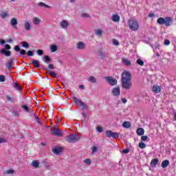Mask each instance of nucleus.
<instances>
[{
  "label": "nucleus",
  "instance_id": "f257e3e1",
  "mask_svg": "<svg viewBox=\"0 0 176 176\" xmlns=\"http://www.w3.org/2000/svg\"><path fill=\"white\" fill-rule=\"evenodd\" d=\"M121 83L122 89L130 90L131 89V73L124 71L121 76Z\"/></svg>",
  "mask_w": 176,
  "mask_h": 176
},
{
  "label": "nucleus",
  "instance_id": "f03ea898",
  "mask_svg": "<svg viewBox=\"0 0 176 176\" xmlns=\"http://www.w3.org/2000/svg\"><path fill=\"white\" fill-rule=\"evenodd\" d=\"M157 23L160 25L164 24L166 27H170V25L173 24V18H171V16H166L165 18L160 17L157 19Z\"/></svg>",
  "mask_w": 176,
  "mask_h": 176
},
{
  "label": "nucleus",
  "instance_id": "7ed1b4c3",
  "mask_svg": "<svg viewBox=\"0 0 176 176\" xmlns=\"http://www.w3.org/2000/svg\"><path fill=\"white\" fill-rule=\"evenodd\" d=\"M129 27L132 31H138V28H140V25L138 22L135 19H130L129 21Z\"/></svg>",
  "mask_w": 176,
  "mask_h": 176
},
{
  "label": "nucleus",
  "instance_id": "20e7f679",
  "mask_svg": "<svg viewBox=\"0 0 176 176\" xmlns=\"http://www.w3.org/2000/svg\"><path fill=\"white\" fill-rule=\"evenodd\" d=\"M79 140H80V138L78 137L76 134H71L65 137V140L70 144L78 142Z\"/></svg>",
  "mask_w": 176,
  "mask_h": 176
},
{
  "label": "nucleus",
  "instance_id": "39448f33",
  "mask_svg": "<svg viewBox=\"0 0 176 176\" xmlns=\"http://www.w3.org/2000/svg\"><path fill=\"white\" fill-rule=\"evenodd\" d=\"M73 101L78 107H82V109H87V105L76 97H73Z\"/></svg>",
  "mask_w": 176,
  "mask_h": 176
},
{
  "label": "nucleus",
  "instance_id": "423d86ee",
  "mask_svg": "<svg viewBox=\"0 0 176 176\" xmlns=\"http://www.w3.org/2000/svg\"><path fill=\"white\" fill-rule=\"evenodd\" d=\"M106 137H107L108 138H111V137L114 140H116V139L119 138V133H118L116 132V133L112 132V131H107L106 132Z\"/></svg>",
  "mask_w": 176,
  "mask_h": 176
},
{
  "label": "nucleus",
  "instance_id": "0eeeda50",
  "mask_svg": "<svg viewBox=\"0 0 176 176\" xmlns=\"http://www.w3.org/2000/svg\"><path fill=\"white\" fill-rule=\"evenodd\" d=\"M106 80L111 86H115L118 85V80L113 78L112 76L106 77Z\"/></svg>",
  "mask_w": 176,
  "mask_h": 176
},
{
  "label": "nucleus",
  "instance_id": "6e6552de",
  "mask_svg": "<svg viewBox=\"0 0 176 176\" xmlns=\"http://www.w3.org/2000/svg\"><path fill=\"white\" fill-rule=\"evenodd\" d=\"M52 134L56 137H63V131L57 128H55L54 131H52Z\"/></svg>",
  "mask_w": 176,
  "mask_h": 176
},
{
  "label": "nucleus",
  "instance_id": "1a4fd4ad",
  "mask_svg": "<svg viewBox=\"0 0 176 176\" xmlns=\"http://www.w3.org/2000/svg\"><path fill=\"white\" fill-rule=\"evenodd\" d=\"M111 93L113 96L116 97H118V96H120V87H117L112 89Z\"/></svg>",
  "mask_w": 176,
  "mask_h": 176
},
{
  "label": "nucleus",
  "instance_id": "9d476101",
  "mask_svg": "<svg viewBox=\"0 0 176 176\" xmlns=\"http://www.w3.org/2000/svg\"><path fill=\"white\" fill-rule=\"evenodd\" d=\"M43 69H45L46 71V74H50L52 78H59L58 76H57V74H56V72L51 70H47V68L46 67H43Z\"/></svg>",
  "mask_w": 176,
  "mask_h": 176
},
{
  "label": "nucleus",
  "instance_id": "9b49d317",
  "mask_svg": "<svg viewBox=\"0 0 176 176\" xmlns=\"http://www.w3.org/2000/svg\"><path fill=\"white\" fill-rule=\"evenodd\" d=\"M52 152L56 155H60L63 152V148L59 146L54 147L52 148Z\"/></svg>",
  "mask_w": 176,
  "mask_h": 176
},
{
  "label": "nucleus",
  "instance_id": "f8f14e48",
  "mask_svg": "<svg viewBox=\"0 0 176 176\" xmlns=\"http://www.w3.org/2000/svg\"><path fill=\"white\" fill-rule=\"evenodd\" d=\"M1 54H4L6 57H10V55L12 54V52L10 50H6L5 49H1L0 50Z\"/></svg>",
  "mask_w": 176,
  "mask_h": 176
},
{
  "label": "nucleus",
  "instance_id": "ddd939ff",
  "mask_svg": "<svg viewBox=\"0 0 176 176\" xmlns=\"http://www.w3.org/2000/svg\"><path fill=\"white\" fill-rule=\"evenodd\" d=\"M76 47L78 50H83L86 47V45H85V43L80 41L76 43Z\"/></svg>",
  "mask_w": 176,
  "mask_h": 176
},
{
  "label": "nucleus",
  "instance_id": "4468645a",
  "mask_svg": "<svg viewBox=\"0 0 176 176\" xmlns=\"http://www.w3.org/2000/svg\"><path fill=\"white\" fill-rule=\"evenodd\" d=\"M111 20L112 21H114V23H119V21H120V16L118 14H113L111 16Z\"/></svg>",
  "mask_w": 176,
  "mask_h": 176
},
{
  "label": "nucleus",
  "instance_id": "2eb2a0df",
  "mask_svg": "<svg viewBox=\"0 0 176 176\" xmlns=\"http://www.w3.org/2000/svg\"><path fill=\"white\" fill-rule=\"evenodd\" d=\"M162 168H167V167H168V166H170V161H168V160H165L162 162L161 164Z\"/></svg>",
  "mask_w": 176,
  "mask_h": 176
},
{
  "label": "nucleus",
  "instance_id": "dca6fc26",
  "mask_svg": "<svg viewBox=\"0 0 176 176\" xmlns=\"http://www.w3.org/2000/svg\"><path fill=\"white\" fill-rule=\"evenodd\" d=\"M32 64L34 65V68H40L41 64L39 63V60H32Z\"/></svg>",
  "mask_w": 176,
  "mask_h": 176
},
{
  "label": "nucleus",
  "instance_id": "f3484780",
  "mask_svg": "<svg viewBox=\"0 0 176 176\" xmlns=\"http://www.w3.org/2000/svg\"><path fill=\"white\" fill-rule=\"evenodd\" d=\"M12 86L15 90H17L18 91H23V88L17 82H13Z\"/></svg>",
  "mask_w": 176,
  "mask_h": 176
},
{
  "label": "nucleus",
  "instance_id": "a211bd4d",
  "mask_svg": "<svg viewBox=\"0 0 176 176\" xmlns=\"http://www.w3.org/2000/svg\"><path fill=\"white\" fill-rule=\"evenodd\" d=\"M69 25V23H68L67 21L63 20L60 22V27L63 29L67 28Z\"/></svg>",
  "mask_w": 176,
  "mask_h": 176
},
{
  "label": "nucleus",
  "instance_id": "6ab92c4d",
  "mask_svg": "<svg viewBox=\"0 0 176 176\" xmlns=\"http://www.w3.org/2000/svg\"><path fill=\"white\" fill-rule=\"evenodd\" d=\"M161 90H162V89L160 88V87L159 85H154L153 87V93H155V94L160 93Z\"/></svg>",
  "mask_w": 176,
  "mask_h": 176
},
{
  "label": "nucleus",
  "instance_id": "aec40b11",
  "mask_svg": "<svg viewBox=\"0 0 176 176\" xmlns=\"http://www.w3.org/2000/svg\"><path fill=\"white\" fill-rule=\"evenodd\" d=\"M157 163H159V159L155 158L152 160L151 162V167H156V166H157Z\"/></svg>",
  "mask_w": 176,
  "mask_h": 176
},
{
  "label": "nucleus",
  "instance_id": "412c9836",
  "mask_svg": "<svg viewBox=\"0 0 176 176\" xmlns=\"http://www.w3.org/2000/svg\"><path fill=\"white\" fill-rule=\"evenodd\" d=\"M24 28L26 31H30V30H31V23H30V21H26L25 22Z\"/></svg>",
  "mask_w": 176,
  "mask_h": 176
},
{
  "label": "nucleus",
  "instance_id": "4be33fe9",
  "mask_svg": "<svg viewBox=\"0 0 176 176\" xmlns=\"http://www.w3.org/2000/svg\"><path fill=\"white\" fill-rule=\"evenodd\" d=\"M43 61L45 63V64H49V63L52 61V59L49 56H44L43 58Z\"/></svg>",
  "mask_w": 176,
  "mask_h": 176
},
{
  "label": "nucleus",
  "instance_id": "5701e85b",
  "mask_svg": "<svg viewBox=\"0 0 176 176\" xmlns=\"http://www.w3.org/2000/svg\"><path fill=\"white\" fill-rule=\"evenodd\" d=\"M131 126V123L129 121H125L122 123V127H124V129H130Z\"/></svg>",
  "mask_w": 176,
  "mask_h": 176
},
{
  "label": "nucleus",
  "instance_id": "b1692460",
  "mask_svg": "<svg viewBox=\"0 0 176 176\" xmlns=\"http://www.w3.org/2000/svg\"><path fill=\"white\" fill-rule=\"evenodd\" d=\"M10 24L14 28H16V25H17L18 22L16 18H12L10 21Z\"/></svg>",
  "mask_w": 176,
  "mask_h": 176
},
{
  "label": "nucleus",
  "instance_id": "393cba45",
  "mask_svg": "<svg viewBox=\"0 0 176 176\" xmlns=\"http://www.w3.org/2000/svg\"><path fill=\"white\" fill-rule=\"evenodd\" d=\"M136 133L138 135H144V133H145V130L143 128H138L136 130Z\"/></svg>",
  "mask_w": 176,
  "mask_h": 176
},
{
  "label": "nucleus",
  "instance_id": "a878e982",
  "mask_svg": "<svg viewBox=\"0 0 176 176\" xmlns=\"http://www.w3.org/2000/svg\"><path fill=\"white\" fill-rule=\"evenodd\" d=\"M6 67L8 69H12L13 67V60H9V62L6 65Z\"/></svg>",
  "mask_w": 176,
  "mask_h": 176
},
{
  "label": "nucleus",
  "instance_id": "bb28decb",
  "mask_svg": "<svg viewBox=\"0 0 176 176\" xmlns=\"http://www.w3.org/2000/svg\"><path fill=\"white\" fill-rule=\"evenodd\" d=\"M6 97L8 102H12V104H14V102H16V99H14V98H12L9 96H6Z\"/></svg>",
  "mask_w": 176,
  "mask_h": 176
},
{
  "label": "nucleus",
  "instance_id": "cd10ccee",
  "mask_svg": "<svg viewBox=\"0 0 176 176\" xmlns=\"http://www.w3.org/2000/svg\"><path fill=\"white\" fill-rule=\"evenodd\" d=\"M88 80L91 83H97V79L93 76H89Z\"/></svg>",
  "mask_w": 176,
  "mask_h": 176
},
{
  "label": "nucleus",
  "instance_id": "c85d7f7f",
  "mask_svg": "<svg viewBox=\"0 0 176 176\" xmlns=\"http://www.w3.org/2000/svg\"><path fill=\"white\" fill-rule=\"evenodd\" d=\"M21 109L25 111V112H30V104L22 105Z\"/></svg>",
  "mask_w": 176,
  "mask_h": 176
},
{
  "label": "nucleus",
  "instance_id": "c756f323",
  "mask_svg": "<svg viewBox=\"0 0 176 176\" xmlns=\"http://www.w3.org/2000/svg\"><path fill=\"white\" fill-rule=\"evenodd\" d=\"M122 63L125 64V65L129 66L131 65V61L128 60L127 58H122Z\"/></svg>",
  "mask_w": 176,
  "mask_h": 176
},
{
  "label": "nucleus",
  "instance_id": "7c9ffc66",
  "mask_svg": "<svg viewBox=\"0 0 176 176\" xmlns=\"http://www.w3.org/2000/svg\"><path fill=\"white\" fill-rule=\"evenodd\" d=\"M41 23V19H38L37 17L33 18V24L35 25H38Z\"/></svg>",
  "mask_w": 176,
  "mask_h": 176
},
{
  "label": "nucleus",
  "instance_id": "2f4dec72",
  "mask_svg": "<svg viewBox=\"0 0 176 176\" xmlns=\"http://www.w3.org/2000/svg\"><path fill=\"white\" fill-rule=\"evenodd\" d=\"M32 167H34L35 168H38L39 167V163L36 160H34L32 162Z\"/></svg>",
  "mask_w": 176,
  "mask_h": 176
},
{
  "label": "nucleus",
  "instance_id": "473e14b6",
  "mask_svg": "<svg viewBox=\"0 0 176 176\" xmlns=\"http://www.w3.org/2000/svg\"><path fill=\"white\" fill-rule=\"evenodd\" d=\"M50 50L52 53H54L55 52H57V45H50Z\"/></svg>",
  "mask_w": 176,
  "mask_h": 176
},
{
  "label": "nucleus",
  "instance_id": "72a5a7b5",
  "mask_svg": "<svg viewBox=\"0 0 176 176\" xmlns=\"http://www.w3.org/2000/svg\"><path fill=\"white\" fill-rule=\"evenodd\" d=\"M21 43L22 45V47H24L25 49H28V46H30V44L28 42L23 41Z\"/></svg>",
  "mask_w": 176,
  "mask_h": 176
},
{
  "label": "nucleus",
  "instance_id": "f704fd0d",
  "mask_svg": "<svg viewBox=\"0 0 176 176\" xmlns=\"http://www.w3.org/2000/svg\"><path fill=\"white\" fill-rule=\"evenodd\" d=\"M139 148L141 149H145V148H146V144L143 142H141L139 143Z\"/></svg>",
  "mask_w": 176,
  "mask_h": 176
},
{
  "label": "nucleus",
  "instance_id": "c9c22d12",
  "mask_svg": "<svg viewBox=\"0 0 176 176\" xmlns=\"http://www.w3.org/2000/svg\"><path fill=\"white\" fill-rule=\"evenodd\" d=\"M38 6H41V7H43L44 6V8H47L48 9H50V6H48V5H46L45 3H43V2H40L39 3H38Z\"/></svg>",
  "mask_w": 176,
  "mask_h": 176
},
{
  "label": "nucleus",
  "instance_id": "e433bc0d",
  "mask_svg": "<svg viewBox=\"0 0 176 176\" xmlns=\"http://www.w3.org/2000/svg\"><path fill=\"white\" fill-rule=\"evenodd\" d=\"M12 113L14 116H15V118H19V116H20V113H19L17 110L13 111Z\"/></svg>",
  "mask_w": 176,
  "mask_h": 176
},
{
  "label": "nucleus",
  "instance_id": "4c0bfd02",
  "mask_svg": "<svg viewBox=\"0 0 176 176\" xmlns=\"http://www.w3.org/2000/svg\"><path fill=\"white\" fill-rule=\"evenodd\" d=\"M34 119L37 123H38V124H42V122H41V119H39V117H38L36 113L34 114Z\"/></svg>",
  "mask_w": 176,
  "mask_h": 176
},
{
  "label": "nucleus",
  "instance_id": "58836bf2",
  "mask_svg": "<svg viewBox=\"0 0 176 176\" xmlns=\"http://www.w3.org/2000/svg\"><path fill=\"white\" fill-rule=\"evenodd\" d=\"M96 131H98V133H102V131H104V128L101 126H97Z\"/></svg>",
  "mask_w": 176,
  "mask_h": 176
},
{
  "label": "nucleus",
  "instance_id": "ea45409f",
  "mask_svg": "<svg viewBox=\"0 0 176 176\" xmlns=\"http://www.w3.org/2000/svg\"><path fill=\"white\" fill-rule=\"evenodd\" d=\"M26 54L29 56V57H32V56H34V51H28L26 52Z\"/></svg>",
  "mask_w": 176,
  "mask_h": 176
},
{
  "label": "nucleus",
  "instance_id": "a19ab883",
  "mask_svg": "<svg viewBox=\"0 0 176 176\" xmlns=\"http://www.w3.org/2000/svg\"><path fill=\"white\" fill-rule=\"evenodd\" d=\"M19 53L21 56H24L27 54V51H25V50L21 49V50L19 51Z\"/></svg>",
  "mask_w": 176,
  "mask_h": 176
},
{
  "label": "nucleus",
  "instance_id": "79ce46f5",
  "mask_svg": "<svg viewBox=\"0 0 176 176\" xmlns=\"http://www.w3.org/2000/svg\"><path fill=\"white\" fill-rule=\"evenodd\" d=\"M136 63L137 64H138V65H141V66L144 65V62L141 59H138Z\"/></svg>",
  "mask_w": 176,
  "mask_h": 176
},
{
  "label": "nucleus",
  "instance_id": "37998d69",
  "mask_svg": "<svg viewBox=\"0 0 176 176\" xmlns=\"http://www.w3.org/2000/svg\"><path fill=\"white\" fill-rule=\"evenodd\" d=\"M102 34V30L98 29L95 31V35H101Z\"/></svg>",
  "mask_w": 176,
  "mask_h": 176
},
{
  "label": "nucleus",
  "instance_id": "c03bdc74",
  "mask_svg": "<svg viewBox=\"0 0 176 176\" xmlns=\"http://www.w3.org/2000/svg\"><path fill=\"white\" fill-rule=\"evenodd\" d=\"M36 53L38 56H42L43 54V50H37Z\"/></svg>",
  "mask_w": 176,
  "mask_h": 176
},
{
  "label": "nucleus",
  "instance_id": "a18cd8bd",
  "mask_svg": "<svg viewBox=\"0 0 176 176\" xmlns=\"http://www.w3.org/2000/svg\"><path fill=\"white\" fill-rule=\"evenodd\" d=\"M21 50V49L20 48V46H19V45H15L14 47V50L15 52H20Z\"/></svg>",
  "mask_w": 176,
  "mask_h": 176
},
{
  "label": "nucleus",
  "instance_id": "49530a36",
  "mask_svg": "<svg viewBox=\"0 0 176 176\" xmlns=\"http://www.w3.org/2000/svg\"><path fill=\"white\" fill-rule=\"evenodd\" d=\"M84 163L89 165V164H91V161L90 160V159L87 158L84 160Z\"/></svg>",
  "mask_w": 176,
  "mask_h": 176
},
{
  "label": "nucleus",
  "instance_id": "de8ad7c7",
  "mask_svg": "<svg viewBox=\"0 0 176 176\" xmlns=\"http://www.w3.org/2000/svg\"><path fill=\"white\" fill-rule=\"evenodd\" d=\"M98 149V148H97V146H92V148H91L92 153H96V152H97Z\"/></svg>",
  "mask_w": 176,
  "mask_h": 176
},
{
  "label": "nucleus",
  "instance_id": "09e8293b",
  "mask_svg": "<svg viewBox=\"0 0 176 176\" xmlns=\"http://www.w3.org/2000/svg\"><path fill=\"white\" fill-rule=\"evenodd\" d=\"M6 80V77H5V76L3 75L0 76V82H5Z\"/></svg>",
  "mask_w": 176,
  "mask_h": 176
},
{
  "label": "nucleus",
  "instance_id": "8fccbe9b",
  "mask_svg": "<svg viewBox=\"0 0 176 176\" xmlns=\"http://www.w3.org/2000/svg\"><path fill=\"white\" fill-rule=\"evenodd\" d=\"M11 47H12L10 46V45L6 44V45H5V48H3V49H5L6 50H10Z\"/></svg>",
  "mask_w": 176,
  "mask_h": 176
},
{
  "label": "nucleus",
  "instance_id": "3c124183",
  "mask_svg": "<svg viewBox=\"0 0 176 176\" xmlns=\"http://www.w3.org/2000/svg\"><path fill=\"white\" fill-rule=\"evenodd\" d=\"M82 17H83L84 19H87L90 17V15L86 14V13H83L81 14Z\"/></svg>",
  "mask_w": 176,
  "mask_h": 176
},
{
  "label": "nucleus",
  "instance_id": "603ef678",
  "mask_svg": "<svg viewBox=\"0 0 176 176\" xmlns=\"http://www.w3.org/2000/svg\"><path fill=\"white\" fill-rule=\"evenodd\" d=\"M99 56L100 57H107V54H105V52H99Z\"/></svg>",
  "mask_w": 176,
  "mask_h": 176
},
{
  "label": "nucleus",
  "instance_id": "864d4df0",
  "mask_svg": "<svg viewBox=\"0 0 176 176\" xmlns=\"http://www.w3.org/2000/svg\"><path fill=\"white\" fill-rule=\"evenodd\" d=\"M49 69H54V65L53 64L48 65L47 71H49Z\"/></svg>",
  "mask_w": 176,
  "mask_h": 176
},
{
  "label": "nucleus",
  "instance_id": "5fc2aeb1",
  "mask_svg": "<svg viewBox=\"0 0 176 176\" xmlns=\"http://www.w3.org/2000/svg\"><path fill=\"white\" fill-rule=\"evenodd\" d=\"M113 44H114L115 46H119V41H118V40H116V39H113Z\"/></svg>",
  "mask_w": 176,
  "mask_h": 176
},
{
  "label": "nucleus",
  "instance_id": "6e6d98bb",
  "mask_svg": "<svg viewBox=\"0 0 176 176\" xmlns=\"http://www.w3.org/2000/svg\"><path fill=\"white\" fill-rule=\"evenodd\" d=\"M141 140H142V141H147V140H148V136H147V135H142V136L141 137Z\"/></svg>",
  "mask_w": 176,
  "mask_h": 176
},
{
  "label": "nucleus",
  "instance_id": "4d7b16f0",
  "mask_svg": "<svg viewBox=\"0 0 176 176\" xmlns=\"http://www.w3.org/2000/svg\"><path fill=\"white\" fill-rule=\"evenodd\" d=\"M6 142H8V140L5 138H0V144H5Z\"/></svg>",
  "mask_w": 176,
  "mask_h": 176
},
{
  "label": "nucleus",
  "instance_id": "13d9d810",
  "mask_svg": "<svg viewBox=\"0 0 176 176\" xmlns=\"http://www.w3.org/2000/svg\"><path fill=\"white\" fill-rule=\"evenodd\" d=\"M1 16V17H3V19H5V17L8 16V13L7 12H2Z\"/></svg>",
  "mask_w": 176,
  "mask_h": 176
},
{
  "label": "nucleus",
  "instance_id": "bf43d9fd",
  "mask_svg": "<svg viewBox=\"0 0 176 176\" xmlns=\"http://www.w3.org/2000/svg\"><path fill=\"white\" fill-rule=\"evenodd\" d=\"M164 45H165L166 46H168V45H170V40L166 39V40L164 41Z\"/></svg>",
  "mask_w": 176,
  "mask_h": 176
},
{
  "label": "nucleus",
  "instance_id": "052dcab7",
  "mask_svg": "<svg viewBox=\"0 0 176 176\" xmlns=\"http://www.w3.org/2000/svg\"><path fill=\"white\" fill-rule=\"evenodd\" d=\"M130 152V150L129 148L122 150V153H124L125 155L129 153Z\"/></svg>",
  "mask_w": 176,
  "mask_h": 176
},
{
  "label": "nucleus",
  "instance_id": "680f3d73",
  "mask_svg": "<svg viewBox=\"0 0 176 176\" xmlns=\"http://www.w3.org/2000/svg\"><path fill=\"white\" fill-rule=\"evenodd\" d=\"M7 174H14V170L10 169L7 171Z\"/></svg>",
  "mask_w": 176,
  "mask_h": 176
},
{
  "label": "nucleus",
  "instance_id": "e2e57ef3",
  "mask_svg": "<svg viewBox=\"0 0 176 176\" xmlns=\"http://www.w3.org/2000/svg\"><path fill=\"white\" fill-rule=\"evenodd\" d=\"M6 43V41L3 39L0 40V45H5Z\"/></svg>",
  "mask_w": 176,
  "mask_h": 176
},
{
  "label": "nucleus",
  "instance_id": "0e129e2a",
  "mask_svg": "<svg viewBox=\"0 0 176 176\" xmlns=\"http://www.w3.org/2000/svg\"><path fill=\"white\" fill-rule=\"evenodd\" d=\"M79 89H80L81 90H85V85H79Z\"/></svg>",
  "mask_w": 176,
  "mask_h": 176
},
{
  "label": "nucleus",
  "instance_id": "69168bd1",
  "mask_svg": "<svg viewBox=\"0 0 176 176\" xmlns=\"http://www.w3.org/2000/svg\"><path fill=\"white\" fill-rule=\"evenodd\" d=\"M122 102H123V104H126V102H127V99L126 98H122Z\"/></svg>",
  "mask_w": 176,
  "mask_h": 176
},
{
  "label": "nucleus",
  "instance_id": "338daca9",
  "mask_svg": "<svg viewBox=\"0 0 176 176\" xmlns=\"http://www.w3.org/2000/svg\"><path fill=\"white\" fill-rule=\"evenodd\" d=\"M148 17H155V14H154V13H150V14L148 15Z\"/></svg>",
  "mask_w": 176,
  "mask_h": 176
},
{
  "label": "nucleus",
  "instance_id": "774afa93",
  "mask_svg": "<svg viewBox=\"0 0 176 176\" xmlns=\"http://www.w3.org/2000/svg\"><path fill=\"white\" fill-rule=\"evenodd\" d=\"M82 115L83 118H87V115H86V113L85 112H82Z\"/></svg>",
  "mask_w": 176,
  "mask_h": 176
}]
</instances>
